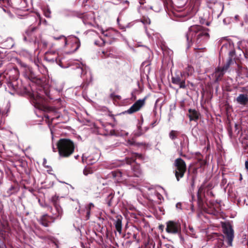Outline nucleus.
Returning a JSON list of instances; mask_svg holds the SVG:
<instances>
[{
    "label": "nucleus",
    "mask_w": 248,
    "mask_h": 248,
    "mask_svg": "<svg viewBox=\"0 0 248 248\" xmlns=\"http://www.w3.org/2000/svg\"><path fill=\"white\" fill-rule=\"evenodd\" d=\"M163 248H175L172 246H171L169 244H166L163 246Z\"/></svg>",
    "instance_id": "58"
},
{
    "label": "nucleus",
    "mask_w": 248,
    "mask_h": 248,
    "mask_svg": "<svg viewBox=\"0 0 248 248\" xmlns=\"http://www.w3.org/2000/svg\"><path fill=\"white\" fill-rule=\"evenodd\" d=\"M199 112L196 109L191 108L188 109V117L190 121H197L199 119Z\"/></svg>",
    "instance_id": "23"
},
{
    "label": "nucleus",
    "mask_w": 248,
    "mask_h": 248,
    "mask_svg": "<svg viewBox=\"0 0 248 248\" xmlns=\"http://www.w3.org/2000/svg\"><path fill=\"white\" fill-rule=\"evenodd\" d=\"M138 234L137 233H134L133 235V239L137 241V242L139 241V239L137 238Z\"/></svg>",
    "instance_id": "57"
},
{
    "label": "nucleus",
    "mask_w": 248,
    "mask_h": 248,
    "mask_svg": "<svg viewBox=\"0 0 248 248\" xmlns=\"http://www.w3.org/2000/svg\"><path fill=\"white\" fill-rule=\"evenodd\" d=\"M227 130L229 136L232 138V130L230 125L228 126Z\"/></svg>",
    "instance_id": "42"
},
{
    "label": "nucleus",
    "mask_w": 248,
    "mask_h": 248,
    "mask_svg": "<svg viewBox=\"0 0 248 248\" xmlns=\"http://www.w3.org/2000/svg\"><path fill=\"white\" fill-rule=\"evenodd\" d=\"M221 227L228 246H232L234 238V231L230 222H222Z\"/></svg>",
    "instance_id": "7"
},
{
    "label": "nucleus",
    "mask_w": 248,
    "mask_h": 248,
    "mask_svg": "<svg viewBox=\"0 0 248 248\" xmlns=\"http://www.w3.org/2000/svg\"><path fill=\"white\" fill-rule=\"evenodd\" d=\"M157 248H160L161 247V242L160 240H157Z\"/></svg>",
    "instance_id": "55"
},
{
    "label": "nucleus",
    "mask_w": 248,
    "mask_h": 248,
    "mask_svg": "<svg viewBox=\"0 0 248 248\" xmlns=\"http://www.w3.org/2000/svg\"><path fill=\"white\" fill-rule=\"evenodd\" d=\"M45 16L46 17H50L51 12L49 9H47L45 11Z\"/></svg>",
    "instance_id": "46"
},
{
    "label": "nucleus",
    "mask_w": 248,
    "mask_h": 248,
    "mask_svg": "<svg viewBox=\"0 0 248 248\" xmlns=\"http://www.w3.org/2000/svg\"><path fill=\"white\" fill-rule=\"evenodd\" d=\"M131 169L133 172V174H131L132 175V177H140L142 174L141 170L140 168V165L138 163H136L132 167H131Z\"/></svg>",
    "instance_id": "22"
},
{
    "label": "nucleus",
    "mask_w": 248,
    "mask_h": 248,
    "mask_svg": "<svg viewBox=\"0 0 248 248\" xmlns=\"http://www.w3.org/2000/svg\"><path fill=\"white\" fill-rule=\"evenodd\" d=\"M206 22V20L205 19L202 18V17H200V23L201 24H204V23H205Z\"/></svg>",
    "instance_id": "56"
},
{
    "label": "nucleus",
    "mask_w": 248,
    "mask_h": 248,
    "mask_svg": "<svg viewBox=\"0 0 248 248\" xmlns=\"http://www.w3.org/2000/svg\"><path fill=\"white\" fill-rule=\"evenodd\" d=\"M227 183V179L226 178H223L221 181V185H224Z\"/></svg>",
    "instance_id": "61"
},
{
    "label": "nucleus",
    "mask_w": 248,
    "mask_h": 248,
    "mask_svg": "<svg viewBox=\"0 0 248 248\" xmlns=\"http://www.w3.org/2000/svg\"><path fill=\"white\" fill-rule=\"evenodd\" d=\"M141 21L144 24L149 25L151 23L150 19L148 17L142 16L141 18Z\"/></svg>",
    "instance_id": "37"
},
{
    "label": "nucleus",
    "mask_w": 248,
    "mask_h": 248,
    "mask_svg": "<svg viewBox=\"0 0 248 248\" xmlns=\"http://www.w3.org/2000/svg\"><path fill=\"white\" fill-rule=\"evenodd\" d=\"M237 66V71L238 73H242L244 70H247V68L245 67H243L242 66H241L240 64H239L238 63H236Z\"/></svg>",
    "instance_id": "39"
},
{
    "label": "nucleus",
    "mask_w": 248,
    "mask_h": 248,
    "mask_svg": "<svg viewBox=\"0 0 248 248\" xmlns=\"http://www.w3.org/2000/svg\"><path fill=\"white\" fill-rule=\"evenodd\" d=\"M225 73L226 72L222 70L220 67H217L213 74L215 78L214 82L217 83L221 80Z\"/></svg>",
    "instance_id": "21"
},
{
    "label": "nucleus",
    "mask_w": 248,
    "mask_h": 248,
    "mask_svg": "<svg viewBox=\"0 0 248 248\" xmlns=\"http://www.w3.org/2000/svg\"><path fill=\"white\" fill-rule=\"evenodd\" d=\"M5 78V76L2 74H0V87L3 83V78Z\"/></svg>",
    "instance_id": "50"
},
{
    "label": "nucleus",
    "mask_w": 248,
    "mask_h": 248,
    "mask_svg": "<svg viewBox=\"0 0 248 248\" xmlns=\"http://www.w3.org/2000/svg\"><path fill=\"white\" fill-rule=\"evenodd\" d=\"M142 123H139L137 125L138 129L139 131H142L141 128Z\"/></svg>",
    "instance_id": "59"
},
{
    "label": "nucleus",
    "mask_w": 248,
    "mask_h": 248,
    "mask_svg": "<svg viewBox=\"0 0 248 248\" xmlns=\"http://www.w3.org/2000/svg\"><path fill=\"white\" fill-rule=\"evenodd\" d=\"M176 207L177 209H181V207H182V204H181L180 202H178V203H176Z\"/></svg>",
    "instance_id": "60"
},
{
    "label": "nucleus",
    "mask_w": 248,
    "mask_h": 248,
    "mask_svg": "<svg viewBox=\"0 0 248 248\" xmlns=\"http://www.w3.org/2000/svg\"><path fill=\"white\" fill-rule=\"evenodd\" d=\"M145 98L139 99L136 101L134 104L126 111L128 114H132L140 110V109L145 105Z\"/></svg>",
    "instance_id": "15"
},
{
    "label": "nucleus",
    "mask_w": 248,
    "mask_h": 248,
    "mask_svg": "<svg viewBox=\"0 0 248 248\" xmlns=\"http://www.w3.org/2000/svg\"><path fill=\"white\" fill-rule=\"evenodd\" d=\"M132 155H133L134 158H136V159H137V158H138L140 159H143V157L141 154L137 153H132Z\"/></svg>",
    "instance_id": "41"
},
{
    "label": "nucleus",
    "mask_w": 248,
    "mask_h": 248,
    "mask_svg": "<svg viewBox=\"0 0 248 248\" xmlns=\"http://www.w3.org/2000/svg\"><path fill=\"white\" fill-rule=\"evenodd\" d=\"M243 243H244L245 245V248L242 247V248H248V240L247 239L244 240L243 242Z\"/></svg>",
    "instance_id": "52"
},
{
    "label": "nucleus",
    "mask_w": 248,
    "mask_h": 248,
    "mask_svg": "<svg viewBox=\"0 0 248 248\" xmlns=\"http://www.w3.org/2000/svg\"><path fill=\"white\" fill-rule=\"evenodd\" d=\"M148 244L149 245L152 246L153 248H155V244L153 239H149Z\"/></svg>",
    "instance_id": "47"
},
{
    "label": "nucleus",
    "mask_w": 248,
    "mask_h": 248,
    "mask_svg": "<svg viewBox=\"0 0 248 248\" xmlns=\"http://www.w3.org/2000/svg\"><path fill=\"white\" fill-rule=\"evenodd\" d=\"M220 203L213 200H207L204 203V207L202 210L205 211L207 214L217 216L219 214Z\"/></svg>",
    "instance_id": "6"
},
{
    "label": "nucleus",
    "mask_w": 248,
    "mask_h": 248,
    "mask_svg": "<svg viewBox=\"0 0 248 248\" xmlns=\"http://www.w3.org/2000/svg\"><path fill=\"white\" fill-rule=\"evenodd\" d=\"M78 16L82 18L85 24H91L95 19L94 13L93 12L80 13L78 15Z\"/></svg>",
    "instance_id": "17"
},
{
    "label": "nucleus",
    "mask_w": 248,
    "mask_h": 248,
    "mask_svg": "<svg viewBox=\"0 0 248 248\" xmlns=\"http://www.w3.org/2000/svg\"><path fill=\"white\" fill-rule=\"evenodd\" d=\"M116 219L115 221L114 225L116 228V230L121 233L122 232V217L121 216H117L116 217Z\"/></svg>",
    "instance_id": "24"
},
{
    "label": "nucleus",
    "mask_w": 248,
    "mask_h": 248,
    "mask_svg": "<svg viewBox=\"0 0 248 248\" xmlns=\"http://www.w3.org/2000/svg\"><path fill=\"white\" fill-rule=\"evenodd\" d=\"M166 231L171 234H180L181 232V226L178 221L170 220L166 223Z\"/></svg>",
    "instance_id": "9"
},
{
    "label": "nucleus",
    "mask_w": 248,
    "mask_h": 248,
    "mask_svg": "<svg viewBox=\"0 0 248 248\" xmlns=\"http://www.w3.org/2000/svg\"><path fill=\"white\" fill-rule=\"evenodd\" d=\"M175 167L174 172L175 177L178 181L183 178L186 171V165L185 161L180 157L176 158L174 162Z\"/></svg>",
    "instance_id": "5"
},
{
    "label": "nucleus",
    "mask_w": 248,
    "mask_h": 248,
    "mask_svg": "<svg viewBox=\"0 0 248 248\" xmlns=\"http://www.w3.org/2000/svg\"><path fill=\"white\" fill-rule=\"evenodd\" d=\"M235 55V51L233 49L229 52L228 59H232L233 60L234 57Z\"/></svg>",
    "instance_id": "40"
},
{
    "label": "nucleus",
    "mask_w": 248,
    "mask_h": 248,
    "mask_svg": "<svg viewBox=\"0 0 248 248\" xmlns=\"http://www.w3.org/2000/svg\"><path fill=\"white\" fill-rule=\"evenodd\" d=\"M0 248H7L5 244H0Z\"/></svg>",
    "instance_id": "64"
},
{
    "label": "nucleus",
    "mask_w": 248,
    "mask_h": 248,
    "mask_svg": "<svg viewBox=\"0 0 248 248\" xmlns=\"http://www.w3.org/2000/svg\"><path fill=\"white\" fill-rule=\"evenodd\" d=\"M113 197H114V194H113L112 193H110L108 195V196L107 200L108 201L107 204L108 206H111L112 205L111 201L113 199Z\"/></svg>",
    "instance_id": "38"
},
{
    "label": "nucleus",
    "mask_w": 248,
    "mask_h": 248,
    "mask_svg": "<svg viewBox=\"0 0 248 248\" xmlns=\"http://www.w3.org/2000/svg\"><path fill=\"white\" fill-rule=\"evenodd\" d=\"M45 60L48 62L53 63L56 62L62 66L60 61L58 59V54L55 51H48L45 53Z\"/></svg>",
    "instance_id": "16"
},
{
    "label": "nucleus",
    "mask_w": 248,
    "mask_h": 248,
    "mask_svg": "<svg viewBox=\"0 0 248 248\" xmlns=\"http://www.w3.org/2000/svg\"><path fill=\"white\" fill-rule=\"evenodd\" d=\"M189 231H190V235L193 237H195V233H194V229L192 227H190L189 226Z\"/></svg>",
    "instance_id": "44"
},
{
    "label": "nucleus",
    "mask_w": 248,
    "mask_h": 248,
    "mask_svg": "<svg viewBox=\"0 0 248 248\" xmlns=\"http://www.w3.org/2000/svg\"><path fill=\"white\" fill-rule=\"evenodd\" d=\"M146 145L144 142H136L135 141V146H145Z\"/></svg>",
    "instance_id": "51"
},
{
    "label": "nucleus",
    "mask_w": 248,
    "mask_h": 248,
    "mask_svg": "<svg viewBox=\"0 0 248 248\" xmlns=\"http://www.w3.org/2000/svg\"><path fill=\"white\" fill-rule=\"evenodd\" d=\"M245 168L247 170H248V160L245 162Z\"/></svg>",
    "instance_id": "63"
},
{
    "label": "nucleus",
    "mask_w": 248,
    "mask_h": 248,
    "mask_svg": "<svg viewBox=\"0 0 248 248\" xmlns=\"http://www.w3.org/2000/svg\"><path fill=\"white\" fill-rule=\"evenodd\" d=\"M99 159V155L97 153H93L86 156L83 155L82 160L83 163H86L88 165H93Z\"/></svg>",
    "instance_id": "18"
},
{
    "label": "nucleus",
    "mask_w": 248,
    "mask_h": 248,
    "mask_svg": "<svg viewBox=\"0 0 248 248\" xmlns=\"http://www.w3.org/2000/svg\"><path fill=\"white\" fill-rule=\"evenodd\" d=\"M234 128H235L234 132L236 133V134L237 135H238V134L239 133V130H238V129H239V125H238V124H235V126H234Z\"/></svg>",
    "instance_id": "48"
},
{
    "label": "nucleus",
    "mask_w": 248,
    "mask_h": 248,
    "mask_svg": "<svg viewBox=\"0 0 248 248\" xmlns=\"http://www.w3.org/2000/svg\"><path fill=\"white\" fill-rule=\"evenodd\" d=\"M10 231L11 229L8 220L2 217V221L0 222V237L5 240Z\"/></svg>",
    "instance_id": "12"
},
{
    "label": "nucleus",
    "mask_w": 248,
    "mask_h": 248,
    "mask_svg": "<svg viewBox=\"0 0 248 248\" xmlns=\"http://www.w3.org/2000/svg\"><path fill=\"white\" fill-rule=\"evenodd\" d=\"M180 132L176 130H171L169 133V137L170 138L174 140L178 138Z\"/></svg>",
    "instance_id": "29"
},
{
    "label": "nucleus",
    "mask_w": 248,
    "mask_h": 248,
    "mask_svg": "<svg viewBox=\"0 0 248 248\" xmlns=\"http://www.w3.org/2000/svg\"><path fill=\"white\" fill-rule=\"evenodd\" d=\"M211 189L212 185L210 184L205 185L203 183L199 187L197 192V204L199 208H204V203L206 202V200H208V198L206 197L207 192Z\"/></svg>",
    "instance_id": "4"
},
{
    "label": "nucleus",
    "mask_w": 248,
    "mask_h": 248,
    "mask_svg": "<svg viewBox=\"0 0 248 248\" xmlns=\"http://www.w3.org/2000/svg\"><path fill=\"white\" fill-rule=\"evenodd\" d=\"M51 202L55 207L56 212L52 213L53 215H56L57 217H62L63 211L60 205V198L57 195L52 197Z\"/></svg>",
    "instance_id": "13"
},
{
    "label": "nucleus",
    "mask_w": 248,
    "mask_h": 248,
    "mask_svg": "<svg viewBox=\"0 0 248 248\" xmlns=\"http://www.w3.org/2000/svg\"><path fill=\"white\" fill-rule=\"evenodd\" d=\"M195 179H196V176L195 175H193L190 180V185L192 187H194Z\"/></svg>",
    "instance_id": "43"
},
{
    "label": "nucleus",
    "mask_w": 248,
    "mask_h": 248,
    "mask_svg": "<svg viewBox=\"0 0 248 248\" xmlns=\"http://www.w3.org/2000/svg\"><path fill=\"white\" fill-rule=\"evenodd\" d=\"M53 39L55 40H60L62 42V45L63 46H65L67 44V40L65 36L63 35H61L59 37H53Z\"/></svg>",
    "instance_id": "27"
},
{
    "label": "nucleus",
    "mask_w": 248,
    "mask_h": 248,
    "mask_svg": "<svg viewBox=\"0 0 248 248\" xmlns=\"http://www.w3.org/2000/svg\"><path fill=\"white\" fill-rule=\"evenodd\" d=\"M237 103L242 106H247L248 105V95L247 94L241 93L236 98Z\"/></svg>",
    "instance_id": "20"
},
{
    "label": "nucleus",
    "mask_w": 248,
    "mask_h": 248,
    "mask_svg": "<svg viewBox=\"0 0 248 248\" xmlns=\"http://www.w3.org/2000/svg\"><path fill=\"white\" fill-rule=\"evenodd\" d=\"M127 143L130 145H135V141L133 139L128 140Z\"/></svg>",
    "instance_id": "49"
},
{
    "label": "nucleus",
    "mask_w": 248,
    "mask_h": 248,
    "mask_svg": "<svg viewBox=\"0 0 248 248\" xmlns=\"http://www.w3.org/2000/svg\"><path fill=\"white\" fill-rule=\"evenodd\" d=\"M233 63V60L232 59H228L226 62L224 63L222 67H220L225 72L229 69L230 65Z\"/></svg>",
    "instance_id": "30"
},
{
    "label": "nucleus",
    "mask_w": 248,
    "mask_h": 248,
    "mask_svg": "<svg viewBox=\"0 0 248 248\" xmlns=\"http://www.w3.org/2000/svg\"><path fill=\"white\" fill-rule=\"evenodd\" d=\"M111 174L113 177L116 178L118 182H121L126 180L124 177L125 175L128 177H132V176L131 174V172L127 170H124V171L121 170L113 171L111 172Z\"/></svg>",
    "instance_id": "14"
},
{
    "label": "nucleus",
    "mask_w": 248,
    "mask_h": 248,
    "mask_svg": "<svg viewBox=\"0 0 248 248\" xmlns=\"http://www.w3.org/2000/svg\"><path fill=\"white\" fill-rule=\"evenodd\" d=\"M158 228L160 230L163 231L164 228V226L163 225H160Z\"/></svg>",
    "instance_id": "62"
},
{
    "label": "nucleus",
    "mask_w": 248,
    "mask_h": 248,
    "mask_svg": "<svg viewBox=\"0 0 248 248\" xmlns=\"http://www.w3.org/2000/svg\"><path fill=\"white\" fill-rule=\"evenodd\" d=\"M233 63V60L232 59H228L226 62L224 63L222 67H220L225 72L229 69L230 65Z\"/></svg>",
    "instance_id": "31"
},
{
    "label": "nucleus",
    "mask_w": 248,
    "mask_h": 248,
    "mask_svg": "<svg viewBox=\"0 0 248 248\" xmlns=\"http://www.w3.org/2000/svg\"><path fill=\"white\" fill-rule=\"evenodd\" d=\"M209 29L200 25L191 26L186 34L187 47L189 48L193 44L197 47L195 49H201L198 48L206 42L210 38Z\"/></svg>",
    "instance_id": "1"
},
{
    "label": "nucleus",
    "mask_w": 248,
    "mask_h": 248,
    "mask_svg": "<svg viewBox=\"0 0 248 248\" xmlns=\"http://www.w3.org/2000/svg\"><path fill=\"white\" fill-rule=\"evenodd\" d=\"M36 235L42 240H46V239H48L49 237V236L46 235L45 232H38V234L36 233Z\"/></svg>",
    "instance_id": "34"
},
{
    "label": "nucleus",
    "mask_w": 248,
    "mask_h": 248,
    "mask_svg": "<svg viewBox=\"0 0 248 248\" xmlns=\"http://www.w3.org/2000/svg\"><path fill=\"white\" fill-rule=\"evenodd\" d=\"M59 158H68L74 153L76 144L69 139H60L56 143Z\"/></svg>",
    "instance_id": "2"
},
{
    "label": "nucleus",
    "mask_w": 248,
    "mask_h": 248,
    "mask_svg": "<svg viewBox=\"0 0 248 248\" xmlns=\"http://www.w3.org/2000/svg\"><path fill=\"white\" fill-rule=\"evenodd\" d=\"M143 133V132L142 131H138V132H137L136 133H135V135L137 136V137H139L140 136H141V135H142Z\"/></svg>",
    "instance_id": "53"
},
{
    "label": "nucleus",
    "mask_w": 248,
    "mask_h": 248,
    "mask_svg": "<svg viewBox=\"0 0 248 248\" xmlns=\"http://www.w3.org/2000/svg\"><path fill=\"white\" fill-rule=\"evenodd\" d=\"M126 163L128 165H131L132 163L136 162V158H134L133 155L131 157H126L125 158Z\"/></svg>",
    "instance_id": "33"
},
{
    "label": "nucleus",
    "mask_w": 248,
    "mask_h": 248,
    "mask_svg": "<svg viewBox=\"0 0 248 248\" xmlns=\"http://www.w3.org/2000/svg\"><path fill=\"white\" fill-rule=\"evenodd\" d=\"M90 213H91V212H90V209H87V212H86V217H87V219H89V218Z\"/></svg>",
    "instance_id": "54"
},
{
    "label": "nucleus",
    "mask_w": 248,
    "mask_h": 248,
    "mask_svg": "<svg viewBox=\"0 0 248 248\" xmlns=\"http://www.w3.org/2000/svg\"><path fill=\"white\" fill-rule=\"evenodd\" d=\"M111 93L109 94V98L112 99L114 101L117 100H120L121 99V96L119 95H116L115 92L112 91V89L110 90Z\"/></svg>",
    "instance_id": "32"
},
{
    "label": "nucleus",
    "mask_w": 248,
    "mask_h": 248,
    "mask_svg": "<svg viewBox=\"0 0 248 248\" xmlns=\"http://www.w3.org/2000/svg\"><path fill=\"white\" fill-rule=\"evenodd\" d=\"M74 46H76L74 51H77L80 46V42L79 39L77 37H75V40L74 41Z\"/></svg>",
    "instance_id": "35"
},
{
    "label": "nucleus",
    "mask_w": 248,
    "mask_h": 248,
    "mask_svg": "<svg viewBox=\"0 0 248 248\" xmlns=\"http://www.w3.org/2000/svg\"><path fill=\"white\" fill-rule=\"evenodd\" d=\"M36 27L30 26L23 34V40L25 42H35L36 39L35 32Z\"/></svg>",
    "instance_id": "11"
},
{
    "label": "nucleus",
    "mask_w": 248,
    "mask_h": 248,
    "mask_svg": "<svg viewBox=\"0 0 248 248\" xmlns=\"http://www.w3.org/2000/svg\"><path fill=\"white\" fill-rule=\"evenodd\" d=\"M186 77L181 73L178 71L175 72L173 75H172L171 82L175 85H178L180 89H185L186 88Z\"/></svg>",
    "instance_id": "8"
},
{
    "label": "nucleus",
    "mask_w": 248,
    "mask_h": 248,
    "mask_svg": "<svg viewBox=\"0 0 248 248\" xmlns=\"http://www.w3.org/2000/svg\"><path fill=\"white\" fill-rule=\"evenodd\" d=\"M194 68L191 65H188L183 71L181 72L187 78L188 77L191 76L194 72Z\"/></svg>",
    "instance_id": "25"
},
{
    "label": "nucleus",
    "mask_w": 248,
    "mask_h": 248,
    "mask_svg": "<svg viewBox=\"0 0 248 248\" xmlns=\"http://www.w3.org/2000/svg\"><path fill=\"white\" fill-rule=\"evenodd\" d=\"M188 150V143L185 140L181 141L180 146L178 150V153L180 156L183 157H186L187 155L184 154Z\"/></svg>",
    "instance_id": "19"
},
{
    "label": "nucleus",
    "mask_w": 248,
    "mask_h": 248,
    "mask_svg": "<svg viewBox=\"0 0 248 248\" xmlns=\"http://www.w3.org/2000/svg\"><path fill=\"white\" fill-rule=\"evenodd\" d=\"M25 76L27 78L30 79L31 82L35 83L36 85L40 86L43 90L46 95L50 97V92L47 88V86L44 85L45 78L43 76H37L34 73L31 69L29 68L26 71Z\"/></svg>",
    "instance_id": "3"
},
{
    "label": "nucleus",
    "mask_w": 248,
    "mask_h": 248,
    "mask_svg": "<svg viewBox=\"0 0 248 248\" xmlns=\"http://www.w3.org/2000/svg\"><path fill=\"white\" fill-rule=\"evenodd\" d=\"M219 236L220 237H219V238L217 240L216 247H217L218 248H221L224 245V240L225 239V236L223 234L219 235Z\"/></svg>",
    "instance_id": "28"
},
{
    "label": "nucleus",
    "mask_w": 248,
    "mask_h": 248,
    "mask_svg": "<svg viewBox=\"0 0 248 248\" xmlns=\"http://www.w3.org/2000/svg\"><path fill=\"white\" fill-rule=\"evenodd\" d=\"M53 215L52 216H49L47 214H44L39 218L37 219V221L41 225L45 227H48L56 219H60L62 217H56V215Z\"/></svg>",
    "instance_id": "10"
},
{
    "label": "nucleus",
    "mask_w": 248,
    "mask_h": 248,
    "mask_svg": "<svg viewBox=\"0 0 248 248\" xmlns=\"http://www.w3.org/2000/svg\"><path fill=\"white\" fill-rule=\"evenodd\" d=\"M93 173V170L92 168L90 167H86L83 170V174L85 175H88L89 174H92Z\"/></svg>",
    "instance_id": "36"
},
{
    "label": "nucleus",
    "mask_w": 248,
    "mask_h": 248,
    "mask_svg": "<svg viewBox=\"0 0 248 248\" xmlns=\"http://www.w3.org/2000/svg\"><path fill=\"white\" fill-rule=\"evenodd\" d=\"M222 234L219 233L214 232L210 234H208L207 235V241H214L215 240H217L219 237H220L219 235H221Z\"/></svg>",
    "instance_id": "26"
},
{
    "label": "nucleus",
    "mask_w": 248,
    "mask_h": 248,
    "mask_svg": "<svg viewBox=\"0 0 248 248\" xmlns=\"http://www.w3.org/2000/svg\"><path fill=\"white\" fill-rule=\"evenodd\" d=\"M207 196H209L210 197L214 198L215 197V195L214 194L213 191L211 190H210L209 191L207 192V195H206L207 198Z\"/></svg>",
    "instance_id": "45"
}]
</instances>
